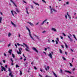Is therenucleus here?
Returning a JSON list of instances; mask_svg holds the SVG:
<instances>
[{
	"label": "nucleus",
	"instance_id": "obj_1",
	"mask_svg": "<svg viewBox=\"0 0 77 77\" xmlns=\"http://www.w3.org/2000/svg\"><path fill=\"white\" fill-rule=\"evenodd\" d=\"M23 44L24 45H25L26 48H25V50L26 51H29V48L27 45L24 43H23Z\"/></svg>",
	"mask_w": 77,
	"mask_h": 77
},
{
	"label": "nucleus",
	"instance_id": "obj_2",
	"mask_svg": "<svg viewBox=\"0 0 77 77\" xmlns=\"http://www.w3.org/2000/svg\"><path fill=\"white\" fill-rule=\"evenodd\" d=\"M21 50H23V49H22V48H20L19 49V51H17V53L18 54H21Z\"/></svg>",
	"mask_w": 77,
	"mask_h": 77
},
{
	"label": "nucleus",
	"instance_id": "obj_3",
	"mask_svg": "<svg viewBox=\"0 0 77 77\" xmlns=\"http://www.w3.org/2000/svg\"><path fill=\"white\" fill-rule=\"evenodd\" d=\"M15 10L16 11V12H17V13H20V10H19V9H18V8H15Z\"/></svg>",
	"mask_w": 77,
	"mask_h": 77
},
{
	"label": "nucleus",
	"instance_id": "obj_4",
	"mask_svg": "<svg viewBox=\"0 0 77 77\" xmlns=\"http://www.w3.org/2000/svg\"><path fill=\"white\" fill-rule=\"evenodd\" d=\"M33 50H34V51H35L37 53H38V50H37V49H36V48H33Z\"/></svg>",
	"mask_w": 77,
	"mask_h": 77
},
{
	"label": "nucleus",
	"instance_id": "obj_5",
	"mask_svg": "<svg viewBox=\"0 0 77 77\" xmlns=\"http://www.w3.org/2000/svg\"><path fill=\"white\" fill-rule=\"evenodd\" d=\"M29 35L30 38H31L32 40H33V41H35V39H34L33 38V37L32 36V35H31V34H29Z\"/></svg>",
	"mask_w": 77,
	"mask_h": 77
},
{
	"label": "nucleus",
	"instance_id": "obj_6",
	"mask_svg": "<svg viewBox=\"0 0 77 77\" xmlns=\"http://www.w3.org/2000/svg\"><path fill=\"white\" fill-rule=\"evenodd\" d=\"M47 21V19L45 20L44 21H43L42 23H41V25H43L44 23L45 22V21Z\"/></svg>",
	"mask_w": 77,
	"mask_h": 77
},
{
	"label": "nucleus",
	"instance_id": "obj_7",
	"mask_svg": "<svg viewBox=\"0 0 77 77\" xmlns=\"http://www.w3.org/2000/svg\"><path fill=\"white\" fill-rule=\"evenodd\" d=\"M10 0L11 2H12V3H13V5H14L15 6L17 7V5H15V3H14V2L13 1H12V0Z\"/></svg>",
	"mask_w": 77,
	"mask_h": 77
},
{
	"label": "nucleus",
	"instance_id": "obj_8",
	"mask_svg": "<svg viewBox=\"0 0 77 77\" xmlns=\"http://www.w3.org/2000/svg\"><path fill=\"white\" fill-rule=\"evenodd\" d=\"M64 71L66 72H67V73H69V74H71V72H69V71H67L66 70H65Z\"/></svg>",
	"mask_w": 77,
	"mask_h": 77
},
{
	"label": "nucleus",
	"instance_id": "obj_9",
	"mask_svg": "<svg viewBox=\"0 0 77 77\" xmlns=\"http://www.w3.org/2000/svg\"><path fill=\"white\" fill-rule=\"evenodd\" d=\"M27 23H28L29 24H30V26H34L33 24L32 23L30 22H28Z\"/></svg>",
	"mask_w": 77,
	"mask_h": 77
},
{
	"label": "nucleus",
	"instance_id": "obj_10",
	"mask_svg": "<svg viewBox=\"0 0 77 77\" xmlns=\"http://www.w3.org/2000/svg\"><path fill=\"white\" fill-rule=\"evenodd\" d=\"M11 23L12 25H13V26H14V27H16V26L15 25V24L13 22H12V21H11Z\"/></svg>",
	"mask_w": 77,
	"mask_h": 77
},
{
	"label": "nucleus",
	"instance_id": "obj_11",
	"mask_svg": "<svg viewBox=\"0 0 77 77\" xmlns=\"http://www.w3.org/2000/svg\"><path fill=\"white\" fill-rule=\"evenodd\" d=\"M51 30L52 31H54V32H57V31L56 30V29L55 28H52L51 29Z\"/></svg>",
	"mask_w": 77,
	"mask_h": 77
},
{
	"label": "nucleus",
	"instance_id": "obj_12",
	"mask_svg": "<svg viewBox=\"0 0 77 77\" xmlns=\"http://www.w3.org/2000/svg\"><path fill=\"white\" fill-rule=\"evenodd\" d=\"M26 28L29 31V35H30V34H30V33H31L30 31L29 30V28H28V27H26Z\"/></svg>",
	"mask_w": 77,
	"mask_h": 77
},
{
	"label": "nucleus",
	"instance_id": "obj_13",
	"mask_svg": "<svg viewBox=\"0 0 77 77\" xmlns=\"http://www.w3.org/2000/svg\"><path fill=\"white\" fill-rule=\"evenodd\" d=\"M12 72H10L9 75V76H11V77H13V75H12Z\"/></svg>",
	"mask_w": 77,
	"mask_h": 77
},
{
	"label": "nucleus",
	"instance_id": "obj_14",
	"mask_svg": "<svg viewBox=\"0 0 77 77\" xmlns=\"http://www.w3.org/2000/svg\"><path fill=\"white\" fill-rule=\"evenodd\" d=\"M48 56L50 57H51V59H52V55L51 53H49V54Z\"/></svg>",
	"mask_w": 77,
	"mask_h": 77
},
{
	"label": "nucleus",
	"instance_id": "obj_15",
	"mask_svg": "<svg viewBox=\"0 0 77 77\" xmlns=\"http://www.w3.org/2000/svg\"><path fill=\"white\" fill-rule=\"evenodd\" d=\"M68 37L69 39H70V42H72L73 40H72V39H71V38H70V37H69V36H68Z\"/></svg>",
	"mask_w": 77,
	"mask_h": 77
},
{
	"label": "nucleus",
	"instance_id": "obj_16",
	"mask_svg": "<svg viewBox=\"0 0 77 77\" xmlns=\"http://www.w3.org/2000/svg\"><path fill=\"white\" fill-rule=\"evenodd\" d=\"M12 49H11L9 51H8V53H9L10 54H11V53H12Z\"/></svg>",
	"mask_w": 77,
	"mask_h": 77
},
{
	"label": "nucleus",
	"instance_id": "obj_17",
	"mask_svg": "<svg viewBox=\"0 0 77 77\" xmlns=\"http://www.w3.org/2000/svg\"><path fill=\"white\" fill-rule=\"evenodd\" d=\"M33 3H34V4H35V5H38V6H39V4H38V3H36L35 2L33 1Z\"/></svg>",
	"mask_w": 77,
	"mask_h": 77
},
{
	"label": "nucleus",
	"instance_id": "obj_18",
	"mask_svg": "<svg viewBox=\"0 0 77 77\" xmlns=\"http://www.w3.org/2000/svg\"><path fill=\"white\" fill-rule=\"evenodd\" d=\"M53 73L54 75V76H55V77H57V75H56V74H55V73H54V72H53Z\"/></svg>",
	"mask_w": 77,
	"mask_h": 77
},
{
	"label": "nucleus",
	"instance_id": "obj_19",
	"mask_svg": "<svg viewBox=\"0 0 77 77\" xmlns=\"http://www.w3.org/2000/svg\"><path fill=\"white\" fill-rule=\"evenodd\" d=\"M64 44L66 46V48H68V45H67L66 44V43H65V42H64Z\"/></svg>",
	"mask_w": 77,
	"mask_h": 77
},
{
	"label": "nucleus",
	"instance_id": "obj_20",
	"mask_svg": "<svg viewBox=\"0 0 77 77\" xmlns=\"http://www.w3.org/2000/svg\"><path fill=\"white\" fill-rule=\"evenodd\" d=\"M2 17H0V23H2Z\"/></svg>",
	"mask_w": 77,
	"mask_h": 77
},
{
	"label": "nucleus",
	"instance_id": "obj_21",
	"mask_svg": "<svg viewBox=\"0 0 77 77\" xmlns=\"http://www.w3.org/2000/svg\"><path fill=\"white\" fill-rule=\"evenodd\" d=\"M59 51H60V53H61V54H62V50L60 49L59 50Z\"/></svg>",
	"mask_w": 77,
	"mask_h": 77
},
{
	"label": "nucleus",
	"instance_id": "obj_22",
	"mask_svg": "<svg viewBox=\"0 0 77 77\" xmlns=\"http://www.w3.org/2000/svg\"><path fill=\"white\" fill-rule=\"evenodd\" d=\"M50 11L51 14H52V13L53 12V9L52 8H51V9Z\"/></svg>",
	"mask_w": 77,
	"mask_h": 77
},
{
	"label": "nucleus",
	"instance_id": "obj_23",
	"mask_svg": "<svg viewBox=\"0 0 77 77\" xmlns=\"http://www.w3.org/2000/svg\"><path fill=\"white\" fill-rule=\"evenodd\" d=\"M11 33L9 32L8 34V37H10V36H11Z\"/></svg>",
	"mask_w": 77,
	"mask_h": 77
},
{
	"label": "nucleus",
	"instance_id": "obj_24",
	"mask_svg": "<svg viewBox=\"0 0 77 77\" xmlns=\"http://www.w3.org/2000/svg\"><path fill=\"white\" fill-rule=\"evenodd\" d=\"M8 71H9L10 72H12V71H11V69H10V68H8Z\"/></svg>",
	"mask_w": 77,
	"mask_h": 77
},
{
	"label": "nucleus",
	"instance_id": "obj_25",
	"mask_svg": "<svg viewBox=\"0 0 77 77\" xmlns=\"http://www.w3.org/2000/svg\"><path fill=\"white\" fill-rule=\"evenodd\" d=\"M63 59L64 60H66V59L65 58V57H62Z\"/></svg>",
	"mask_w": 77,
	"mask_h": 77
},
{
	"label": "nucleus",
	"instance_id": "obj_26",
	"mask_svg": "<svg viewBox=\"0 0 77 77\" xmlns=\"http://www.w3.org/2000/svg\"><path fill=\"white\" fill-rule=\"evenodd\" d=\"M52 9L53 11H54V12H57V11L56 10H55L54 9H53V8H52Z\"/></svg>",
	"mask_w": 77,
	"mask_h": 77
},
{
	"label": "nucleus",
	"instance_id": "obj_27",
	"mask_svg": "<svg viewBox=\"0 0 77 77\" xmlns=\"http://www.w3.org/2000/svg\"><path fill=\"white\" fill-rule=\"evenodd\" d=\"M12 56L13 57V58H15V55L14 54H12Z\"/></svg>",
	"mask_w": 77,
	"mask_h": 77
},
{
	"label": "nucleus",
	"instance_id": "obj_28",
	"mask_svg": "<svg viewBox=\"0 0 77 77\" xmlns=\"http://www.w3.org/2000/svg\"><path fill=\"white\" fill-rule=\"evenodd\" d=\"M73 37H74V38H75V39L77 40V38H76V37H75V35H73Z\"/></svg>",
	"mask_w": 77,
	"mask_h": 77
},
{
	"label": "nucleus",
	"instance_id": "obj_29",
	"mask_svg": "<svg viewBox=\"0 0 77 77\" xmlns=\"http://www.w3.org/2000/svg\"><path fill=\"white\" fill-rule=\"evenodd\" d=\"M69 63L70 66H72V64H71V63Z\"/></svg>",
	"mask_w": 77,
	"mask_h": 77
},
{
	"label": "nucleus",
	"instance_id": "obj_30",
	"mask_svg": "<svg viewBox=\"0 0 77 77\" xmlns=\"http://www.w3.org/2000/svg\"><path fill=\"white\" fill-rule=\"evenodd\" d=\"M20 75H22V72H21V71H20Z\"/></svg>",
	"mask_w": 77,
	"mask_h": 77
},
{
	"label": "nucleus",
	"instance_id": "obj_31",
	"mask_svg": "<svg viewBox=\"0 0 77 77\" xmlns=\"http://www.w3.org/2000/svg\"><path fill=\"white\" fill-rule=\"evenodd\" d=\"M16 67L17 68H19V66H18V65L17 64L16 65Z\"/></svg>",
	"mask_w": 77,
	"mask_h": 77
},
{
	"label": "nucleus",
	"instance_id": "obj_32",
	"mask_svg": "<svg viewBox=\"0 0 77 77\" xmlns=\"http://www.w3.org/2000/svg\"><path fill=\"white\" fill-rule=\"evenodd\" d=\"M68 17L69 18V19H71V16H70L69 15V16H68Z\"/></svg>",
	"mask_w": 77,
	"mask_h": 77
},
{
	"label": "nucleus",
	"instance_id": "obj_33",
	"mask_svg": "<svg viewBox=\"0 0 77 77\" xmlns=\"http://www.w3.org/2000/svg\"><path fill=\"white\" fill-rule=\"evenodd\" d=\"M55 42H56V44H58V42H57V40H56Z\"/></svg>",
	"mask_w": 77,
	"mask_h": 77
},
{
	"label": "nucleus",
	"instance_id": "obj_34",
	"mask_svg": "<svg viewBox=\"0 0 77 77\" xmlns=\"http://www.w3.org/2000/svg\"><path fill=\"white\" fill-rule=\"evenodd\" d=\"M74 58H72V62H73V60H74Z\"/></svg>",
	"mask_w": 77,
	"mask_h": 77
},
{
	"label": "nucleus",
	"instance_id": "obj_35",
	"mask_svg": "<svg viewBox=\"0 0 77 77\" xmlns=\"http://www.w3.org/2000/svg\"><path fill=\"white\" fill-rule=\"evenodd\" d=\"M57 40V41H59V38H56Z\"/></svg>",
	"mask_w": 77,
	"mask_h": 77
},
{
	"label": "nucleus",
	"instance_id": "obj_36",
	"mask_svg": "<svg viewBox=\"0 0 77 77\" xmlns=\"http://www.w3.org/2000/svg\"><path fill=\"white\" fill-rule=\"evenodd\" d=\"M62 34H63V35L65 36H66V35H65V33H63Z\"/></svg>",
	"mask_w": 77,
	"mask_h": 77
},
{
	"label": "nucleus",
	"instance_id": "obj_37",
	"mask_svg": "<svg viewBox=\"0 0 77 77\" xmlns=\"http://www.w3.org/2000/svg\"><path fill=\"white\" fill-rule=\"evenodd\" d=\"M35 36L37 38V39H39V37L38 36H37L36 35H35Z\"/></svg>",
	"mask_w": 77,
	"mask_h": 77
},
{
	"label": "nucleus",
	"instance_id": "obj_38",
	"mask_svg": "<svg viewBox=\"0 0 77 77\" xmlns=\"http://www.w3.org/2000/svg\"><path fill=\"white\" fill-rule=\"evenodd\" d=\"M42 2H44V3H46V2H45V1L44 0H42Z\"/></svg>",
	"mask_w": 77,
	"mask_h": 77
},
{
	"label": "nucleus",
	"instance_id": "obj_39",
	"mask_svg": "<svg viewBox=\"0 0 77 77\" xmlns=\"http://www.w3.org/2000/svg\"><path fill=\"white\" fill-rule=\"evenodd\" d=\"M31 8L32 9H34V8H33V5H31Z\"/></svg>",
	"mask_w": 77,
	"mask_h": 77
},
{
	"label": "nucleus",
	"instance_id": "obj_40",
	"mask_svg": "<svg viewBox=\"0 0 77 77\" xmlns=\"http://www.w3.org/2000/svg\"><path fill=\"white\" fill-rule=\"evenodd\" d=\"M10 60L12 62H13V60H12V58H11Z\"/></svg>",
	"mask_w": 77,
	"mask_h": 77
},
{
	"label": "nucleus",
	"instance_id": "obj_41",
	"mask_svg": "<svg viewBox=\"0 0 77 77\" xmlns=\"http://www.w3.org/2000/svg\"><path fill=\"white\" fill-rule=\"evenodd\" d=\"M17 45H18V46H20V45H21V44H19V43H17Z\"/></svg>",
	"mask_w": 77,
	"mask_h": 77
},
{
	"label": "nucleus",
	"instance_id": "obj_42",
	"mask_svg": "<svg viewBox=\"0 0 77 77\" xmlns=\"http://www.w3.org/2000/svg\"><path fill=\"white\" fill-rule=\"evenodd\" d=\"M70 50L72 51V52H74V50H73L72 49H70Z\"/></svg>",
	"mask_w": 77,
	"mask_h": 77
},
{
	"label": "nucleus",
	"instance_id": "obj_43",
	"mask_svg": "<svg viewBox=\"0 0 77 77\" xmlns=\"http://www.w3.org/2000/svg\"><path fill=\"white\" fill-rule=\"evenodd\" d=\"M34 68L35 69H37V68H36V67L34 66Z\"/></svg>",
	"mask_w": 77,
	"mask_h": 77
},
{
	"label": "nucleus",
	"instance_id": "obj_44",
	"mask_svg": "<svg viewBox=\"0 0 77 77\" xmlns=\"http://www.w3.org/2000/svg\"><path fill=\"white\" fill-rule=\"evenodd\" d=\"M65 53L66 55H67V52H66L65 51Z\"/></svg>",
	"mask_w": 77,
	"mask_h": 77
},
{
	"label": "nucleus",
	"instance_id": "obj_45",
	"mask_svg": "<svg viewBox=\"0 0 77 77\" xmlns=\"http://www.w3.org/2000/svg\"><path fill=\"white\" fill-rule=\"evenodd\" d=\"M46 31H43L42 32V33H45Z\"/></svg>",
	"mask_w": 77,
	"mask_h": 77
},
{
	"label": "nucleus",
	"instance_id": "obj_46",
	"mask_svg": "<svg viewBox=\"0 0 77 77\" xmlns=\"http://www.w3.org/2000/svg\"><path fill=\"white\" fill-rule=\"evenodd\" d=\"M60 38H61V39H63V37L62 36H60Z\"/></svg>",
	"mask_w": 77,
	"mask_h": 77
},
{
	"label": "nucleus",
	"instance_id": "obj_47",
	"mask_svg": "<svg viewBox=\"0 0 77 77\" xmlns=\"http://www.w3.org/2000/svg\"><path fill=\"white\" fill-rule=\"evenodd\" d=\"M65 17L66 19H67V16H66V15H65Z\"/></svg>",
	"mask_w": 77,
	"mask_h": 77
},
{
	"label": "nucleus",
	"instance_id": "obj_48",
	"mask_svg": "<svg viewBox=\"0 0 77 77\" xmlns=\"http://www.w3.org/2000/svg\"><path fill=\"white\" fill-rule=\"evenodd\" d=\"M52 42H55L54 40H52Z\"/></svg>",
	"mask_w": 77,
	"mask_h": 77
},
{
	"label": "nucleus",
	"instance_id": "obj_49",
	"mask_svg": "<svg viewBox=\"0 0 77 77\" xmlns=\"http://www.w3.org/2000/svg\"><path fill=\"white\" fill-rule=\"evenodd\" d=\"M3 69L4 71H6V68H4V69Z\"/></svg>",
	"mask_w": 77,
	"mask_h": 77
},
{
	"label": "nucleus",
	"instance_id": "obj_50",
	"mask_svg": "<svg viewBox=\"0 0 77 77\" xmlns=\"http://www.w3.org/2000/svg\"><path fill=\"white\" fill-rule=\"evenodd\" d=\"M47 68L48 69H49V68H50V67H49V66H47Z\"/></svg>",
	"mask_w": 77,
	"mask_h": 77
},
{
	"label": "nucleus",
	"instance_id": "obj_51",
	"mask_svg": "<svg viewBox=\"0 0 77 77\" xmlns=\"http://www.w3.org/2000/svg\"><path fill=\"white\" fill-rule=\"evenodd\" d=\"M1 67H2V69H3L5 68V67H3V66H1Z\"/></svg>",
	"mask_w": 77,
	"mask_h": 77
},
{
	"label": "nucleus",
	"instance_id": "obj_52",
	"mask_svg": "<svg viewBox=\"0 0 77 77\" xmlns=\"http://www.w3.org/2000/svg\"><path fill=\"white\" fill-rule=\"evenodd\" d=\"M66 5H68V4H69V2H66Z\"/></svg>",
	"mask_w": 77,
	"mask_h": 77
},
{
	"label": "nucleus",
	"instance_id": "obj_53",
	"mask_svg": "<svg viewBox=\"0 0 77 77\" xmlns=\"http://www.w3.org/2000/svg\"><path fill=\"white\" fill-rule=\"evenodd\" d=\"M60 71L61 72H62L63 71H62V69H60Z\"/></svg>",
	"mask_w": 77,
	"mask_h": 77
},
{
	"label": "nucleus",
	"instance_id": "obj_54",
	"mask_svg": "<svg viewBox=\"0 0 77 77\" xmlns=\"http://www.w3.org/2000/svg\"><path fill=\"white\" fill-rule=\"evenodd\" d=\"M10 45H11V44H8V47H9V46H10Z\"/></svg>",
	"mask_w": 77,
	"mask_h": 77
},
{
	"label": "nucleus",
	"instance_id": "obj_55",
	"mask_svg": "<svg viewBox=\"0 0 77 77\" xmlns=\"http://www.w3.org/2000/svg\"><path fill=\"white\" fill-rule=\"evenodd\" d=\"M15 45L16 48H17V45L16 44H15Z\"/></svg>",
	"mask_w": 77,
	"mask_h": 77
},
{
	"label": "nucleus",
	"instance_id": "obj_56",
	"mask_svg": "<svg viewBox=\"0 0 77 77\" xmlns=\"http://www.w3.org/2000/svg\"><path fill=\"white\" fill-rule=\"evenodd\" d=\"M40 69V71H41V72H42V69Z\"/></svg>",
	"mask_w": 77,
	"mask_h": 77
},
{
	"label": "nucleus",
	"instance_id": "obj_57",
	"mask_svg": "<svg viewBox=\"0 0 77 77\" xmlns=\"http://www.w3.org/2000/svg\"><path fill=\"white\" fill-rule=\"evenodd\" d=\"M61 46L62 47V48H64V47H63V45H61Z\"/></svg>",
	"mask_w": 77,
	"mask_h": 77
},
{
	"label": "nucleus",
	"instance_id": "obj_58",
	"mask_svg": "<svg viewBox=\"0 0 77 77\" xmlns=\"http://www.w3.org/2000/svg\"><path fill=\"white\" fill-rule=\"evenodd\" d=\"M23 57H24L25 58H26V57H25V56H24V54H23Z\"/></svg>",
	"mask_w": 77,
	"mask_h": 77
},
{
	"label": "nucleus",
	"instance_id": "obj_59",
	"mask_svg": "<svg viewBox=\"0 0 77 77\" xmlns=\"http://www.w3.org/2000/svg\"><path fill=\"white\" fill-rule=\"evenodd\" d=\"M14 14H16V15H17V13H16V12H15V11H14Z\"/></svg>",
	"mask_w": 77,
	"mask_h": 77
},
{
	"label": "nucleus",
	"instance_id": "obj_60",
	"mask_svg": "<svg viewBox=\"0 0 77 77\" xmlns=\"http://www.w3.org/2000/svg\"><path fill=\"white\" fill-rule=\"evenodd\" d=\"M75 68H73V69H72V71H74V70H75Z\"/></svg>",
	"mask_w": 77,
	"mask_h": 77
},
{
	"label": "nucleus",
	"instance_id": "obj_61",
	"mask_svg": "<svg viewBox=\"0 0 77 77\" xmlns=\"http://www.w3.org/2000/svg\"><path fill=\"white\" fill-rule=\"evenodd\" d=\"M11 65H14V63H13V62H12V63H11Z\"/></svg>",
	"mask_w": 77,
	"mask_h": 77
},
{
	"label": "nucleus",
	"instance_id": "obj_62",
	"mask_svg": "<svg viewBox=\"0 0 77 77\" xmlns=\"http://www.w3.org/2000/svg\"><path fill=\"white\" fill-rule=\"evenodd\" d=\"M45 69L46 71H47V68H45Z\"/></svg>",
	"mask_w": 77,
	"mask_h": 77
},
{
	"label": "nucleus",
	"instance_id": "obj_63",
	"mask_svg": "<svg viewBox=\"0 0 77 77\" xmlns=\"http://www.w3.org/2000/svg\"><path fill=\"white\" fill-rule=\"evenodd\" d=\"M4 54L5 56H6V57L7 56L6 54Z\"/></svg>",
	"mask_w": 77,
	"mask_h": 77
},
{
	"label": "nucleus",
	"instance_id": "obj_64",
	"mask_svg": "<svg viewBox=\"0 0 77 77\" xmlns=\"http://www.w3.org/2000/svg\"><path fill=\"white\" fill-rule=\"evenodd\" d=\"M45 51H47V48H45Z\"/></svg>",
	"mask_w": 77,
	"mask_h": 77
}]
</instances>
